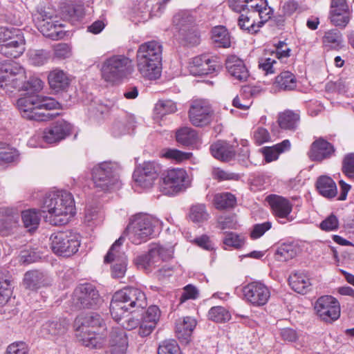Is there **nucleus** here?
I'll list each match as a JSON object with an SVG mask.
<instances>
[{
	"label": "nucleus",
	"mask_w": 354,
	"mask_h": 354,
	"mask_svg": "<svg viewBox=\"0 0 354 354\" xmlns=\"http://www.w3.org/2000/svg\"><path fill=\"white\" fill-rule=\"evenodd\" d=\"M42 208L46 213L44 216L45 221L55 226L67 224L75 214L73 195L64 190L46 194Z\"/></svg>",
	"instance_id": "f257e3e1"
},
{
	"label": "nucleus",
	"mask_w": 354,
	"mask_h": 354,
	"mask_svg": "<svg viewBox=\"0 0 354 354\" xmlns=\"http://www.w3.org/2000/svg\"><path fill=\"white\" fill-rule=\"evenodd\" d=\"M162 46L155 40L140 45L136 54L137 67L142 77L156 80L160 76Z\"/></svg>",
	"instance_id": "f03ea898"
},
{
	"label": "nucleus",
	"mask_w": 354,
	"mask_h": 354,
	"mask_svg": "<svg viewBox=\"0 0 354 354\" xmlns=\"http://www.w3.org/2000/svg\"><path fill=\"white\" fill-rule=\"evenodd\" d=\"M147 306L145 294L137 288L126 287L114 293L110 304L112 317L119 322L132 308H144Z\"/></svg>",
	"instance_id": "7ed1b4c3"
},
{
	"label": "nucleus",
	"mask_w": 354,
	"mask_h": 354,
	"mask_svg": "<svg viewBox=\"0 0 354 354\" xmlns=\"http://www.w3.org/2000/svg\"><path fill=\"white\" fill-rule=\"evenodd\" d=\"M158 221L152 216L138 213L129 219V223L124 232L135 245L147 242L153 233V228Z\"/></svg>",
	"instance_id": "20e7f679"
},
{
	"label": "nucleus",
	"mask_w": 354,
	"mask_h": 354,
	"mask_svg": "<svg viewBox=\"0 0 354 354\" xmlns=\"http://www.w3.org/2000/svg\"><path fill=\"white\" fill-rule=\"evenodd\" d=\"M25 80L26 70L19 64L10 61L0 62V87L6 93H12V89L21 91Z\"/></svg>",
	"instance_id": "39448f33"
},
{
	"label": "nucleus",
	"mask_w": 354,
	"mask_h": 354,
	"mask_svg": "<svg viewBox=\"0 0 354 354\" xmlns=\"http://www.w3.org/2000/svg\"><path fill=\"white\" fill-rule=\"evenodd\" d=\"M132 61L122 55L111 56L102 62V77L109 82H116L127 76L131 69Z\"/></svg>",
	"instance_id": "423d86ee"
},
{
	"label": "nucleus",
	"mask_w": 354,
	"mask_h": 354,
	"mask_svg": "<svg viewBox=\"0 0 354 354\" xmlns=\"http://www.w3.org/2000/svg\"><path fill=\"white\" fill-rule=\"evenodd\" d=\"M50 248L57 255L71 257L75 254L80 245L79 235L71 231H59L50 236Z\"/></svg>",
	"instance_id": "0eeeda50"
},
{
	"label": "nucleus",
	"mask_w": 354,
	"mask_h": 354,
	"mask_svg": "<svg viewBox=\"0 0 354 354\" xmlns=\"http://www.w3.org/2000/svg\"><path fill=\"white\" fill-rule=\"evenodd\" d=\"M189 186L188 175L184 169H171L162 178L159 189L165 195L171 196L183 192Z\"/></svg>",
	"instance_id": "6e6552de"
},
{
	"label": "nucleus",
	"mask_w": 354,
	"mask_h": 354,
	"mask_svg": "<svg viewBox=\"0 0 354 354\" xmlns=\"http://www.w3.org/2000/svg\"><path fill=\"white\" fill-rule=\"evenodd\" d=\"M92 178L95 186L104 191L120 186L115 166L111 162H103L94 167L92 170Z\"/></svg>",
	"instance_id": "1a4fd4ad"
},
{
	"label": "nucleus",
	"mask_w": 354,
	"mask_h": 354,
	"mask_svg": "<svg viewBox=\"0 0 354 354\" xmlns=\"http://www.w3.org/2000/svg\"><path fill=\"white\" fill-rule=\"evenodd\" d=\"M39 96L28 95L18 99L17 106L24 118L39 122L48 121L55 114L46 113L39 110ZM59 113H56L58 115Z\"/></svg>",
	"instance_id": "9d476101"
},
{
	"label": "nucleus",
	"mask_w": 354,
	"mask_h": 354,
	"mask_svg": "<svg viewBox=\"0 0 354 354\" xmlns=\"http://www.w3.org/2000/svg\"><path fill=\"white\" fill-rule=\"evenodd\" d=\"M170 257L171 255L167 249L159 244H152L147 254L138 256L134 261L139 268L150 272Z\"/></svg>",
	"instance_id": "9b49d317"
},
{
	"label": "nucleus",
	"mask_w": 354,
	"mask_h": 354,
	"mask_svg": "<svg viewBox=\"0 0 354 354\" xmlns=\"http://www.w3.org/2000/svg\"><path fill=\"white\" fill-rule=\"evenodd\" d=\"M124 241V236L122 235L114 242L104 257L105 263L115 262L111 268L113 278L123 277L127 270V257L120 250Z\"/></svg>",
	"instance_id": "f8f14e48"
},
{
	"label": "nucleus",
	"mask_w": 354,
	"mask_h": 354,
	"mask_svg": "<svg viewBox=\"0 0 354 354\" xmlns=\"http://www.w3.org/2000/svg\"><path fill=\"white\" fill-rule=\"evenodd\" d=\"M188 113L191 123L202 127L211 123L214 111L207 101L200 99L192 101Z\"/></svg>",
	"instance_id": "ddd939ff"
},
{
	"label": "nucleus",
	"mask_w": 354,
	"mask_h": 354,
	"mask_svg": "<svg viewBox=\"0 0 354 354\" xmlns=\"http://www.w3.org/2000/svg\"><path fill=\"white\" fill-rule=\"evenodd\" d=\"M317 315L326 322H331L337 319L340 315L339 301L330 295L319 297L314 306Z\"/></svg>",
	"instance_id": "4468645a"
},
{
	"label": "nucleus",
	"mask_w": 354,
	"mask_h": 354,
	"mask_svg": "<svg viewBox=\"0 0 354 354\" xmlns=\"http://www.w3.org/2000/svg\"><path fill=\"white\" fill-rule=\"evenodd\" d=\"M73 299L76 305L82 308H95L101 300L98 290L91 283L77 286L74 292Z\"/></svg>",
	"instance_id": "2eb2a0df"
},
{
	"label": "nucleus",
	"mask_w": 354,
	"mask_h": 354,
	"mask_svg": "<svg viewBox=\"0 0 354 354\" xmlns=\"http://www.w3.org/2000/svg\"><path fill=\"white\" fill-rule=\"evenodd\" d=\"M244 299L254 306H262L267 304L270 297L269 288L260 281H253L243 287Z\"/></svg>",
	"instance_id": "dca6fc26"
},
{
	"label": "nucleus",
	"mask_w": 354,
	"mask_h": 354,
	"mask_svg": "<svg viewBox=\"0 0 354 354\" xmlns=\"http://www.w3.org/2000/svg\"><path fill=\"white\" fill-rule=\"evenodd\" d=\"M159 165L155 162L148 161L138 166L133 171L135 183L143 188L151 187L158 176Z\"/></svg>",
	"instance_id": "f3484780"
},
{
	"label": "nucleus",
	"mask_w": 354,
	"mask_h": 354,
	"mask_svg": "<svg viewBox=\"0 0 354 354\" xmlns=\"http://www.w3.org/2000/svg\"><path fill=\"white\" fill-rule=\"evenodd\" d=\"M72 128L71 124L66 120H57L45 129L42 138L48 144L57 143L71 135Z\"/></svg>",
	"instance_id": "a211bd4d"
},
{
	"label": "nucleus",
	"mask_w": 354,
	"mask_h": 354,
	"mask_svg": "<svg viewBox=\"0 0 354 354\" xmlns=\"http://www.w3.org/2000/svg\"><path fill=\"white\" fill-rule=\"evenodd\" d=\"M335 148L323 138L316 139L310 145L308 156L312 161L322 162L335 155Z\"/></svg>",
	"instance_id": "6ab92c4d"
},
{
	"label": "nucleus",
	"mask_w": 354,
	"mask_h": 354,
	"mask_svg": "<svg viewBox=\"0 0 354 354\" xmlns=\"http://www.w3.org/2000/svg\"><path fill=\"white\" fill-rule=\"evenodd\" d=\"M227 74L234 80L245 82L250 76L249 71L243 61L236 55H230L225 62Z\"/></svg>",
	"instance_id": "aec40b11"
},
{
	"label": "nucleus",
	"mask_w": 354,
	"mask_h": 354,
	"mask_svg": "<svg viewBox=\"0 0 354 354\" xmlns=\"http://www.w3.org/2000/svg\"><path fill=\"white\" fill-rule=\"evenodd\" d=\"M75 327L77 333H83V330L90 332L99 329L106 330L105 323L101 316L94 313L78 316L75 320Z\"/></svg>",
	"instance_id": "412c9836"
},
{
	"label": "nucleus",
	"mask_w": 354,
	"mask_h": 354,
	"mask_svg": "<svg viewBox=\"0 0 354 354\" xmlns=\"http://www.w3.org/2000/svg\"><path fill=\"white\" fill-rule=\"evenodd\" d=\"M218 58L210 57L207 55H202L193 58L190 71L194 75H205L215 71L218 66Z\"/></svg>",
	"instance_id": "4be33fe9"
},
{
	"label": "nucleus",
	"mask_w": 354,
	"mask_h": 354,
	"mask_svg": "<svg viewBox=\"0 0 354 354\" xmlns=\"http://www.w3.org/2000/svg\"><path fill=\"white\" fill-rule=\"evenodd\" d=\"M34 20L43 35L52 39H57L61 24H58L57 21H53L50 16H48L46 12H39L35 15Z\"/></svg>",
	"instance_id": "5701e85b"
},
{
	"label": "nucleus",
	"mask_w": 354,
	"mask_h": 354,
	"mask_svg": "<svg viewBox=\"0 0 354 354\" xmlns=\"http://www.w3.org/2000/svg\"><path fill=\"white\" fill-rule=\"evenodd\" d=\"M348 6L346 0H331L330 17L336 26L345 27L349 22Z\"/></svg>",
	"instance_id": "b1692460"
},
{
	"label": "nucleus",
	"mask_w": 354,
	"mask_h": 354,
	"mask_svg": "<svg viewBox=\"0 0 354 354\" xmlns=\"http://www.w3.org/2000/svg\"><path fill=\"white\" fill-rule=\"evenodd\" d=\"M23 283L26 288L37 290L42 287L50 286L51 277L40 270H33L27 271L24 277Z\"/></svg>",
	"instance_id": "393cba45"
},
{
	"label": "nucleus",
	"mask_w": 354,
	"mask_h": 354,
	"mask_svg": "<svg viewBox=\"0 0 354 354\" xmlns=\"http://www.w3.org/2000/svg\"><path fill=\"white\" fill-rule=\"evenodd\" d=\"M106 329H99L87 332L83 330V333H76L78 342L82 345L91 348H100L106 342Z\"/></svg>",
	"instance_id": "a878e982"
},
{
	"label": "nucleus",
	"mask_w": 354,
	"mask_h": 354,
	"mask_svg": "<svg viewBox=\"0 0 354 354\" xmlns=\"http://www.w3.org/2000/svg\"><path fill=\"white\" fill-rule=\"evenodd\" d=\"M26 50V41L23 35H15V38L7 43L0 44V53L8 58L19 57Z\"/></svg>",
	"instance_id": "bb28decb"
},
{
	"label": "nucleus",
	"mask_w": 354,
	"mask_h": 354,
	"mask_svg": "<svg viewBox=\"0 0 354 354\" xmlns=\"http://www.w3.org/2000/svg\"><path fill=\"white\" fill-rule=\"evenodd\" d=\"M111 354H124L128 347L126 332L119 328H113L108 340Z\"/></svg>",
	"instance_id": "cd10ccee"
},
{
	"label": "nucleus",
	"mask_w": 354,
	"mask_h": 354,
	"mask_svg": "<svg viewBox=\"0 0 354 354\" xmlns=\"http://www.w3.org/2000/svg\"><path fill=\"white\" fill-rule=\"evenodd\" d=\"M266 201L270 205L273 214L279 218H287L292 212V203L284 197L270 194L266 197Z\"/></svg>",
	"instance_id": "c85d7f7f"
},
{
	"label": "nucleus",
	"mask_w": 354,
	"mask_h": 354,
	"mask_svg": "<svg viewBox=\"0 0 354 354\" xmlns=\"http://www.w3.org/2000/svg\"><path fill=\"white\" fill-rule=\"evenodd\" d=\"M50 88L55 93L66 91L71 84L69 75L63 70L55 68L48 75Z\"/></svg>",
	"instance_id": "c756f323"
},
{
	"label": "nucleus",
	"mask_w": 354,
	"mask_h": 354,
	"mask_svg": "<svg viewBox=\"0 0 354 354\" xmlns=\"http://www.w3.org/2000/svg\"><path fill=\"white\" fill-rule=\"evenodd\" d=\"M176 141L184 147L198 148L201 143L198 132L189 127L178 129L176 132Z\"/></svg>",
	"instance_id": "7c9ffc66"
},
{
	"label": "nucleus",
	"mask_w": 354,
	"mask_h": 354,
	"mask_svg": "<svg viewBox=\"0 0 354 354\" xmlns=\"http://www.w3.org/2000/svg\"><path fill=\"white\" fill-rule=\"evenodd\" d=\"M196 326V321L192 317L178 319L176 323V337L181 342L188 343Z\"/></svg>",
	"instance_id": "2f4dec72"
},
{
	"label": "nucleus",
	"mask_w": 354,
	"mask_h": 354,
	"mask_svg": "<svg viewBox=\"0 0 354 354\" xmlns=\"http://www.w3.org/2000/svg\"><path fill=\"white\" fill-rule=\"evenodd\" d=\"M299 121L300 115L298 111L286 110L278 115L279 125L285 130L295 131L299 126Z\"/></svg>",
	"instance_id": "473e14b6"
},
{
	"label": "nucleus",
	"mask_w": 354,
	"mask_h": 354,
	"mask_svg": "<svg viewBox=\"0 0 354 354\" xmlns=\"http://www.w3.org/2000/svg\"><path fill=\"white\" fill-rule=\"evenodd\" d=\"M288 282L294 291L303 295L308 292L311 286L310 279L304 272H297L290 274Z\"/></svg>",
	"instance_id": "72a5a7b5"
},
{
	"label": "nucleus",
	"mask_w": 354,
	"mask_h": 354,
	"mask_svg": "<svg viewBox=\"0 0 354 354\" xmlns=\"http://www.w3.org/2000/svg\"><path fill=\"white\" fill-rule=\"evenodd\" d=\"M316 187L322 196L328 198H334L337 193L336 184L329 176L319 177L316 182Z\"/></svg>",
	"instance_id": "f704fd0d"
},
{
	"label": "nucleus",
	"mask_w": 354,
	"mask_h": 354,
	"mask_svg": "<svg viewBox=\"0 0 354 354\" xmlns=\"http://www.w3.org/2000/svg\"><path fill=\"white\" fill-rule=\"evenodd\" d=\"M274 84L280 91H293L297 87V79L292 73L285 71L276 77Z\"/></svg>",
	"instance_id": "c9c22d12"
},
{
	"label": "nucleus",
	"mask_w": 354,
	"mask_h": 354,
	"mask_svg": "<svg viewBox=\"0 0 354 354\" xmlns=\"http://www.w3.org/2000/svg\"><path fill=\"white\" fill-rule=\"evenodd\" d=\"M173 23L179 34H185V30L194 27V19L189 12H180L174 15Z\"/></svg>",
	"instance_id": "e433bc0d"
},
{
	"label": "nucleus",
	"mask_w": 354,
	"mask_h": 354,
	"mask_svg": "<svg viewBox=\"0 0 354 354\" xmlns=\"http://www.w3.org/2000/svg\"><path fill=\"white\" fill-rule=\"evenodd\" d=\"M322 42L325 47L337 50L343 47V37L337 29L330 30L325 32Z\"/></svg>",
	"instance_id": "4c0bfd02"
},
{
	"label": "nucleus",
	"mask_w": 354,
	"mask_h": 354,
	"mask_svg": "<svg viewBox=\"0 0 354 354\" xmlns=\"http://www.w3.org/2000/svg\"><path fill=\"white\" fill-rule=\"evenodd\" d=\"M133 127L132 120L126 117L115 120L111 126L110 131L113 136L117 138L127 134Z\"/></svg>",
	"instance_id": "58836bf2"
},
{
	"label": "nucleus",
	"mask_w": 354,
	"mask_h": 354,
	"mask_svg": "<svg viewBox=\"0 0 354 354\" xmlns=\"http://www.w3.org/2000/svg\"><path fill=\"white\" fill-rule=\"evenodd\" d=\"M297 248L292 243L280 244L275 252V259L279 261H286L297 255Z\"/></svg>",
	"instance_id": "ea45409f"
},
{
	"label": "nucleus",
	"mask_w": 354,
	"mask_h": 354,
	"mask_svg": "<svg viewBox=\"0 0 354 354\" xmlns=\"http://www.w3.org/2000/svg\"><path fill=\"white\" fill-rule=\"evenodd\" d=\"M21 218L24 227L29 231L36 230L39 224L40 216L35 209H28L21 212Z\"/></svg>",
	"instance_id": "a19ab883"
},
{
	"label": "nucleus",
	"mask_w": 354,
	"mask_h": 354,
	"mask_svg": "<svg viewBox=\"0 0 354 354\" xmlns=\"http://www.w3.org/2000/svg\"><path fill=\"white\" fill-rule=\"evenodd\" d=\"M170 0H147L145 3L141 6H145V11H142L145 14H148V17L153 16H158L160 15L165 8V5Z\"/></svg>",
	"instance_id": "79ce46f5"
},
{
	"label": "nucleus",
	"mask_w": 354,
	"mask_h": 354,
	"mask_svg": "<svg viewBox=\"0 0 354 354\" xmlns=\"http://www.w3.org/2000/svg\"><path fill=\"white\" fill-rule=\"evenodd\" d=\"M189 217L193 223L201 224L208 220L209 214L205 205L196 204L191 207Z\"/></svg>",
	"instance_id": "37998d69"
},
{
	"label": "nucleus",
	"mask_w": 354,
	"mask_h": 354,
	"mask_svg": "<svg viewBox=\"0 0 354 354\" xmlns=\"http://www.w3.org/2000/svg\"><path fill=\"white\" fill-rule=\"evenodd\" d=\"M252 15L242 13L239 18L238 25L241 30L247 31L248 33L254 34L259 31L261 25L258 23L256 24L255 21L252 19Z\"/></svg>",
	"instance_id": "c03bdc74"
},
{
	"label": "nucleus",
	"mask_w": 354,
	"mask_h": 354,
	"mask_svg": "<svg viewBox=\"0 0 354 354\" xmlns=\"http://www.w3.org/2000/svg\"><path fill=\"white\" fill-rule=\"evenodd\" d=\"M65 332V326L57 320L48 321L44 324L41 328V333L44 335H59Z\"/></svg>",
	"instance_id": "a18cd8bd"
},
{
	"label": "nucleus",
	"mask_w": 354,
	"mask_h": 354,
	"mask_svg": "<svg viewBox=\"0 0 354 354\" xmlns=\"http://www.w3.org/2000/svg\"><path fill=\"white\" fill-rule=\"evenodd\" d=\"M223 243L235 249H240L245 244V237L233 232H225L223 233Z\"/></svg>",
	"instance_id": "49530a36"
},
{
	"label": "nucleus",
	"mask_w": 354,
	"mask_h": 354,
	"mask_svg": "<svg viewBox=\"0 0 354 354\" xmlns=\"http://www.w3.org/2000/svg\"><path fill=\"white\" fill-rule=\"evenodd\" d=\"M176 103L170 100H159L155 105L154 112L159 117L174 113L176 111Z\"/></svg>",
	"instance_id": "de8ad7c7"
},
{
	"label": "nucleus",
	"mask_w": 354,
	"mask_h": 354,
	"mask_svg": "<svg viewBox=\"0 0 354 354\" xmlns=\"http://www.w3.org/2000/svg\"><path fill=\"white\" fill-rule=\"evenodd\" d=\"M191 152H184L176 149H166L162 153V156L176 162H181L189 160L192 156Z\"/></svg>",
	"instance_id": "09e8293b"
},
{
	"label": "nucleus",
	"mask_w": 354,
	"mask_h": 354,
	"mask_svg": "<svg viewBox=\"0 0 354 354\" xmlns=\"http://www.w3.org/2000/svg\"><path fill=\"white\" fill-rule=\"evenodd\" d=\"M49 53L44 50H30L28 52V59L34 66H41L47 62Z\"/></svg>",
	"instance_id": "8fccbe9b"
},
{
	"label": "nucleus",
	"mask_w": 354,
	"mask_h": 354,
	"mask_svg": "<svg viewBox=\"0 0 354 354\" xmlns=\"http://www.w3.org/2000/svg\"><path fill=\"white\" fill-rule=\"evenodd\" d=\"M158 354H182V353L174 339H166L160 343Z\"/></svg>",
	"instance_id": "3c124183"
},
{
	"label": "nucleus",
	"mask_w": 354,
	"mask_h": 354,
	"mask_svg": "<svg viewBox=\"0 0 354 354\" xmlns=\"http://www.w3.org/2000/svg\"><path fill=\"white\" fill-rule=\"evenodd\" d=\"M44 86V82L37 77H30L28 80H25L21 91L29 93H36L40 91Z\"/></svg>",
	"instance_id": "603ef678"
},
{
	"label": "nucleus",
	"mask_w": 354,
	"mask_h": 354,
	"mask_svg": "<svg viewBox=\"0 0 354 354\" xmlns=\"http://www.w3.org/2000/svg\"><path fill=\"white\" fill-rule=\"evenodd\" d=\"M21 30L13 27H0V44L7 43L15 38V35H23Z\"/></svg>",
	"instance_id": "864d4df0"
},
{
	"label": "nucleus",
	"mask_w": 354,
	"mask_h": 354,
	"mask_svg": "<svg viewBox=\"0 0 354 354\" xmlns=\"http://www.w3.org/2000/svg\"><path fill=\"white\" fill-rule=\"evenodd\" d=\"M342 171L348 178L354 179V153H349L344 156Z\"/></svg>",
	"instance_id": "5fc2aeb1"
},
{
	"label": "nucleus",
	"mask_w": 354,
	"mask_h": 354,
	"mask_svg": "<svg viewBox=\"0 0 354 354\" xmlns=\"http://www.w3.org/2000/svg\"><path fill=\"white\" fill-rule=\"evenodd\" d=\"M243 3L246 12L252 16L256 15L260 8L268 6L267 0H244Z\"/></svg>",
	"instance_id": "6e6d98bb"
},
{
	"label": "nucleus",
	"mask_w": 354,
	"mask_h": 354,
	"mask_svg": "<svg viewBox=\"0 0 354 354\" xmlns=\"http://www.w3.org/2000/svg\"><path fill=\"white\" fill-rule=\"evenodd\" d=\"M64 17L73 23L79 21L84 16L83 8L80 6H68L64 13Z\"/></svg>",
	"instance_id": "4d7b16f0"
},
{
	"label": "nucleus",
	"mask_w": 354,
	"mask_h": 354,
	"mask_svg": "<svg viewBox=\"0 0 354 354\" xmlns=\"http://www.w3.org/2000/svg\"><path fill=\"white\" fill-rule=\"evenodd\" d=\"M39 110L45 113H50L48 111L57 109L60 107V104L55 99L51 97H39Z\"/></svg>",
	"instance_id": "13d9d810"
},
{
	"label": "nucleus",
	"mask_w": 354,
	"mask_h": 354,
	"mask_svg": "<svg viewBox=\"0 0 354 354\" xmlns=\"http://www.w3.org/2000/svg\"><path fill=\"white\" fill-rule=\"evenodd\" d=\"M160 317V310L157 306H149L146 312L142 315L141 320H146L147 322H153V324H158Z\"/></svg>",
	"instance_id": "bf43d9fd"
},
{
	"label": "nucleus",
	"mask_w": 354,
	"mask_h": 354,
	"mask_svg": "<svg viewBox=\"0 0 354 354\" xmlns=\"http://www.w3.org/2000/svg\"><path fill=\"white\" fill-rule=\"evenodd\" d=\"M320 228L326 232L334 231L339 227V221L335 215L331 214L319 225Z\"/></svg>",
	"instance_id": "052dcab7"
},
{
	"label": "nucleus",
	"mask_w": 354,
	"mask_h": 354,
	"mask_svg": "<svg viewBox=\"0 0 354 354\" xmlns=\"http://www.w3.org/2000/svg\"><path fill=\"white\" fill-rule=\"evenodd\" d=\"M272 227V223L269 221L263 223L255 224L252 227L250 232V237L252 239H257L262 236Z\"/></svg>",
	"instance_id": "680f3d73"
},
{
	"label": "nucleus",
	"mask_w": 354,
	"mask_h": 354,
	"mask_svg": "<svg viewBox=\"0 0 354 354\" xmlns=\"http://www.w3.org/2000/svg\"><path fill=\"white\" fill-rule=\"evenodd\" d=\"M181 39L187 44L194 46L199 44L200 36L195 29L194 26L190 28V30H185V34H180Z\"/></svg>",
	"instance_id": "e2e57ef3"
},
{
	"label": "nucleus",
	"mask_w": 354,
	"mask_h": 354,
	"mask_svg": "<svg viewBox=\"0 0 354 354\" xmlns=\"http://www.w3.org/2000/svg\"><path fill=\"white\" fill-rule=\"evenodd\" d=\"M253 138L257 145H261L265 142H269L270 136L266 129L263 127H258L254 131Z\"/></svg>",
	"instance_id": "0e129e2a"
},
{
	"label": "nucleus",
	"mask_w": 354,
	"mask_h": 354,
	"mask_svg": "<svg viewBox=\"0 0 354 354\" xmlns=\"http://www.w3.org/2000/svg\"><path fill=\"white\" fill-rule=\"evenodd\" d=\"M19 221L18 214H15L11 216H8L6 218L0 221V231L3 233L8 232L12 228L17 226Z\"/></svg>",
	"instance_id": "69168bd1"
},
{
	"label": "nucleus",
	"mask_w": 354,
	"mask_h": 354,
	"mask_svg": "<svg viewBox=\"0 0 354 354\" xmlns=\"http://www.w3.org/2000/svg\"><path fill=\"white\" fill-rule=\"evenodd\" d=\"M54 55L58 59H66L71 55V49L66 44H58L54 47Z\"/></svg>",
	"instance_id": "338daca9"
},
{
	"label": "nucleus",
	"mask_w": 354,
	"mask_h": 354,
	"mask_svg": "<svg viewBox=\"0 0 354 354\" xmlns=\"http://www.w3.org/2000/svg\"><path fill=\"white\" fill-rule=\"evenodd\" d=\"M26 345L23 342H14L10 344L6 350V354H27Z\"/></svg>",
	"instance_id": "774afa93"
}]
</instances>
